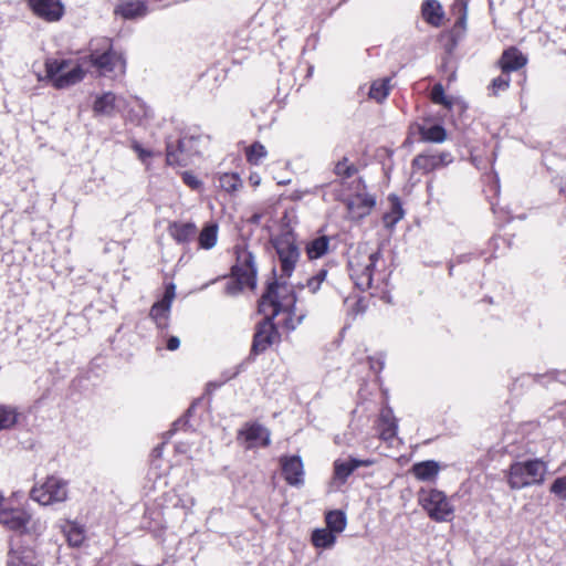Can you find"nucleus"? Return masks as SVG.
<instances>
[{"instance_id": "obj_48", "label": "nucleus", "mask_w": 566, "mask_h": 566, "mask_svg": "<svg viewBox=\"0 0 566 566\" xmlns=\"http://www.w3.org/2000/svg\"><path fill=\"white\" fill-rule=\"evenodd\" d=\"M250 180H251V182L253 184V186H259V185H260V180H261V178H260V176H259V175H252V176L250 177Z\"/></svg>"}, {"instance_id": "obj_2", "label": "nucleus", "mask_w": 566, "mask_h": 566, "mask_svg": "<svg viewBox=\"0 0 566 566\" xmlns=\"http://www.w3.org/2000/svg\"><path fill=\"white\" fill-rule=\"evenodd\" d=\"M90 62L102 75H123L126 61L112 49L108 38H96L90 42Z\"/></svg>"}, {"instance_id": "obj_36", "label": "nucleus", "mask_w": 566, "mask_h": 566, "mask_svg": "<svg viewBox=\"0 0 566 566\" xmlns=\"http://www.w3.org/2000/svg\"><path fill=\"white\" fill-rule=\"evenodd\" d=\"M182 140L178 142V151L172 148V145H167V163L168 165L184 166L186 158L182 156Z\"/></svg>"}, {"instance_id": "obj_22", "label": "nucleus", "mask_w": 566, "mask_h": 566, "mask_svg": "<svg viewBox=\"0 0 566 566\" xmlns=\"http://www.w3.org/2000/svg\"><path fill=\"white\" fill-rule=\"evenodd\" d=\"M147 8L145 2L140 0H127L119 3L115 13L120 14L125 19H135L145 15Z\"/></svg>"}, {"instance_id": "obj_39", "label": "nucleus", "mask_w": 566, "mask_h": 566, "mask_svg": "<svg viewBox=\"0 0 566 566\" xmlns=\"http://www.w3.org/2000/svg\"><path fill=\"white\" fill-rule=\"evenodd\" d=\"M511 78L507 74L501 75L494 78L491 83V90L493 95H496L500 91H505L510 86Z\"/></svg>"}, {"instance_id": "obj_50", "label": "nucleus", "mask_w": 566, "mask_h": 566, "mask_svg": "<svg viewBox=\"0 0 566 566\" xmlns=\"http://www.w3.org/2000/svg\"><path fill=\"white\" fill-rule=\"evenodd\" d=\"M259 220H260V216H259V214H254V216H252V218H251V221H252V222H254V223H258V222H259Z\"/></svg>"}, {"instance_id": "obj_20", "label": "nucleus", "mask_w": 566, "mask_h": 566, "mask_svg": "<svg viewBox=\"0 0 566 566\" xmlns=\"http://www.w3.org/2000/svg\"><path fill=\"white\" fill-rule=\"evenodd\" d=\"M122 102V98H118L113 93L108 92L96 98L93 111L95 114L109 116L115 111H120Z\"/></svg>"}, {"instance_id": "obj_34", "label": "nucleus", "mask_w": 566, "mask_h": 566, "mask_svg": "<svg viewBox=\"0 0 566 566\" xmlns=\"http://www.w3.org/2000/svg\"><path fill=\"white\" fill-rule=\"evenodd\" d=\"M268 151L260 143H254L245 150L247 160L252 165H260L266 157Z\"/></svg>"}, {"instance_id": "obj_13", "label": "nucleus", "mask_w": 566, "mask_h": 566, "mask_svg": "<svg viewBox=\"0 0 566 566\" xmlns=\"http://www.w3.org/2000/svg\"><path fill=\"white\" fill-rule=\"evenodd\" d=\"M453 158L450 153L443 151L439 154H420L412 160L413 169L428 174L440 167H444L452 163Z\"/></svg>"}, {"instance_id": "obj_15", "label": "nucleus", "mask_w": 566, "mask_h": 566, "mask_svg": "<svg viewBox=\"0 0 566 566\" xmlns=\"http://www.w3.org/2000/svg\"><path fill=\"white\" fill-rule=\"evenodd\" d=\"M240 436L244 438L249 449L270 444V431L259 423L247 424Z\"/></svg>"}, {"instance_id": "obj_27", "label": "nucleus", "mask_w": 566, "mask_h": 566, "mask_svg": "<svg viewBox=\"0 0 566 566\" xmlns=\"http://www.w3.org/2000/svg\"><path fill=\"white\" fill-rule=\"evenodd\" d=\"M326 528L331 530L336 536L340 534L347 524L346 516L340 511H331L326 514Z\"/></svg>"}, {"instance_id": "obj_38", "label": "nucleus", "mask_w": 566, "mask_h": 566, "mask_svg": "<svg viewBox=\"0 0 566 566\" xmlns=\"http://www.w3.org/2000/svg\"><path fill=\"white\" fill-rule=\"evenodd\" d=\"M335 174L337 176H342V177H345V178H349L352 177L354 174H356L357 169L354 165L352 164H348V159L347 158H343L342 160H339L336 165H335V169H334Z\"/></svg>"}, {"instance_id": "obj_49", "label": "nucleus", "mask_w": 566, "mask_h": 566, "mask_svg": "<svg viewBox=\"0 0 566 566\" xmlns=\"http://www.w3.org/2000/svg\"><path fill=\"white\" fill-rule=\"evenodd\" d=\"M240 371H241V366H237V367L234 368V371H233L231 375H229V376L226 378V380H229V379H231V378L235 377L237 375H239V373H240Z\"/></svg>"}, {"instance_id": "obj_42", "label": "nucleus", "mask_w": 566, "mask_h": 566, "mask_svg": "<svg viewBox=\"0 0 566 566\" xmlns=\"http://www.w3.org/2000/svg\"><path fill=\"white\" fill-rule=\"evenodd\" d=\"M133 149L135 150V153L137 154L138 158L142 160V161H146V159L148 157L151 156L150 151L144 149L138 143H134L133 144Z\"/></svg>"}, {"instance_id": "obj_5", "label": "nucleus", "mask_w": 566, "mask_h": 566, "mask_svg": "<svg viewBox=\"0 0 566 566\" xmlns=\"http://www.w3.org/2000/svg\"><path fill=\"white\" fill-rule=\"evenodd\" d=\"M46 74L43 77L38 75L39 81L49 80L55 88H66L83 80L84 71L80 65L71 67L67 60L49 59L45 61Z\"/></svg>"}, {"instance_id": "obj_16", "label": "nucleus", "mask_w": 566, "mask_h": 566, "mask_svg": "<svg viewBox=\"0 0 566 566\" xmlns=\"http://www.w3.org/2000/svg\"><path fill=\"white\" fill-rule=\"evenodd\" d=\"M282 472L285 481L291 485L303 483V463L300 457L292 455L281 459Z\"/></svg>"}, {"instance_id": "obj_31", "label": "nucleus", "mask_w": 566, "mask_h": 566, "mask_svg": "<svg viewBox=\"0 0 566 566\" xmlns=\"http://www.w3.org/2000/svg\"><path fill=\"white\" fill-rule=\"evenodd\" d=\"M196 231L197 229L193 223H179L174 224L171 234L178 242H187L195 237Z\"/></svg>"}, {"instance_id": "obj_32", "label": "nucleus", "mask_w": 566, "mask_h": 566, "mask_svg": "<svg viewBox=\"0 0 566 566\" xmlns=\"http://www.w3.org/2000/svg\"><path fill=\"white\" fill-rule=\"evenodd\" d=\"M328 249V239L326 237H319L312 240L307 247L306 251L310 259H318L326 253Z\"/></svg>"}, {"instance_id": "obj_29", "label": "nucleus", "mask_w": 566, "mask_h": 566, "mask_svg": "<svg viewBox=\"0 0 566 566\" xmlns=\"http://www.w3.org/2000/svg\"><path fill=\"white\" fill-rule=\"evenodd\" d=\"M218 226L207 224L199 234V244L202 249L209 250L217 243Z\"/></svg>"}, {"instance_id": "obj_14", "label": "nucleus", "mask_w": 566, "mask_h": 566, "mask_svg": "<svg viewBox=\"0 0 566 566\" xmlns=\"http://www.w3.org/2000/svg\"><path fill=\"white\" fill-rule=\"evenodd\" d=\"M373 464L370 460H357L349 458L347 460H336L334 462V483L343 485L347 478L359 467H369Z\"/></svg>"}, {"instance_id": "obj_33", "label": "nucleus", "mask_w": 566, "mask_h": 566, "mask_svg": "<svg viewBox=\"0 0 566 566\" xmlns=\"http://www.w3.org/2000/svg\"><path fill=\"white\" fill-rule=\"evenodd\" d=\"M219 185L220 187L231 193L239 190V188L242 186V181L237 174H222L219 177Z\"/></svg>"}, {"instance_id": "obj_3", "label": "nucleus", "mask_w": 566, "mask_h": 566, "mask_svg": "<svg viewBox=\"0 0 566 566\" xmlns=\"http://www.w3.org/2000/svg\"><path fill=\"white\" fill-rule=\"evenodd\" d=\"M381 258L379 250H373L367 244L359 245L350 256L348 266L355 285L366 291L371 287L374 271Z\"/></svg>"}, {"instance_id": "obj_9", "label": "nucleus", "mask_w": 566, "mask_h": 566, "mask_svg": "<svg viewBox=\"0 0 566 566\" xmlns=\"http://www.w3.org/2000/svg\"><path fill=\"white\" fill-rule=\"evenodd\" d=\"M67 484L57 476H49L39 486H34L30 496L41 505H52L67 499Z\"/></svg>"}, {"instance_id": "obj_35", "label": "nucleus", "mask_w": 566, "mask_h": 566, "mask_svg": "<svg viewBox=\"0 0 566 566\" xmlns=\"http://www.w3.org/2000/svg\"><path fill=\"white\" fill-rule=\"evenodd\" d=\"M431 99L434 104L443 105L446 108H449V109L453 105L452 98L444 94V90L441 84H436L432 87Z\"/></svg>"}, {"instance_id": "obj_19", "label": "nucleus", "mask_w": 566, "mask_h": 566, "mask_svg": "<svg viewBox=\"0 0 566 566\" xmlns=\"http://www.w3.org/2000/svg\"><path fill=\"white\" fill-rule=\"evenodd\" d=\"M8 566H39V559L31 547H21L9 553Z\"/></svg>"}, {"instance_id": "obj_37", "label": "nucleus", "mask_w": 566, "mask_h": 566, "mask_svg": "<svg viewBox=\"0 0 566 566\" xmlns=\"http://www.w3.org/2000/svg\"><path fill=\"white\" fill-rule=\"evenodd\" d=\"M65 535L72 546H80L84 539L82 530L74 524H69Z\"/></svg>"}, {"instance_id": "obj_1", "label": "nucleus", "mask_w": 566, "mask_h": 566, "mask_svg": "<svg viewBox=\"0 0 566 566\" xmlns=\"http://www.w3.org/2000/svg\"><path fill=\"white\" fill-rule=\"evenodd\" d=\"M295 310V297L292 290L285 283L274 282L268 286L260 303L259 311L265 315V318L259 324L254 334L251 353L259 355L269 346L277 342L279 333L272 323V318L281 313H285L284 326L287 329H294L301 322L303 316H298L296 321L292 315Z\"/></svg>"}, {"instance_id": "obj_18", "label": "nucleus", "mask_w": 566, "mask_h": 566, "mask_svg": "<svg viewBox=\"0 0 566 566\" xmlns=\"http://www.w3.org/2000/svg\"><path fill=\"white\" fill-rule=\"evenodd\" d=\"M527 63L526 56L515 48L503 52L500 64L503 73H510L522 69Z\"/></svg>"}, {"instance_id": "obj_21", "label": "nucleus", "mask_w": 566, "mask_h": 566, "mask_svg": "<svg viewBox=\"0 0 566 566\" xmlns=\"http://www.w3.org/2000/svg\"><path fill=\"white\" fill-rule=\"evenodd\" d=\"M411 473L420 481H433L439 474L440 465L433 460L415 463Z\"/></svg>"}, {"instance_id": "obj_40", "label": "nucleus", "mask_w": 566, "mask_h": 566, "mask_svg": "<svg viewBox=\"0 0 566 566\" xmlns=\"http://www.w3.org/2000/svg\"><path fill=\"white\" fill-rule=\"evenodd\" d=\"M551 492L558 497L566 500V475L558 478L553 482Z\"/></svg>"}, {"instance_id": "obj_4", "label": "nucleus", "mask_w": 566, "mask_h": 566, "mask_svg": "<svg viewBox=\"0 0 566 566\" xmlns=\"http://www.w3.org/2000/svg\"><path fill=\"white\" fill-rule=\"evenodd\" d=\"M547 465L539 459L513 462L507 472L506 481L512 490H521L531 485L542 484Z\"/></svg>"}, {"instance_id": "obj_25", "label": "nucleus", "mask_w": 566, "mask_h": 566, "mask_svg": "<svg viewBox=\"0 0 566 566\" xmlns=\"http://www.w3.org/2000/svg\"><path fill=\"white\" fill-rule=\"evenodd\" d=\"M336 535L328 528H317L312 533V543L316 548H332L335 545Z\"/></svg>"}, {"instance_id": "obj_12", "label": "nucleus", "mask_w": 566, "mask_h": 566, "mask_svg": "<svg viewBox=\"0 0 566 566\" xmlns=\"http://www.w3.org/2000/svg\"><path fill=\"white\" fill-rule=\"evenodd\" d=\"M175 297L176 286L168 284L163 298L151 306L149 315L159 328H166L168 326L170 308Z\"/></svg>"}, {"instance_id": "obj_51", "label": "nucleus", "mask_w": 566, "mask_h": 566, "mask_svg": "<svg viewBox=\"0 0 566 566\" xmlns=\"http://www.w3.org/2000/svg\"><path fill=\"white\" fill-rule=\"evenodd\" d=\"M3 501H4V497L3 495L0 493V512L2 511V509H4L6 506H3Z\"/></svg>"}, {"instance_id": "obj_45", "label": "nucleus", "mask_w": 566, "mask_h": 566, "mask_svg": "<svg viewBox=\"0 0 566 566\" xmlns=\"http://www.w3.org/2000/svg\"><path fill=\"white\" fill-rule=\"evenodd\" d=\"M326 275H327L326 270L318 271V273L311 279V284H313L315 282L322 283L325 280Z\"/></svg>"}, {"instance_id": "obj_7", "label": "nucleus", "mask_w": 566, "mask_h": 566, "mask_svg": "<svg viewBox=\"0 0 566 566\" xmlns=\"http://www.w3.org/2000/svg\"><path fill=\"white\" fill-rule=\"evenodd\" d=\"M0 524L21 534H39L42 524L23 507H4L0 512Z\"/></svg>"}, {"instance_id": "obj_24", "label": "nucleus", "mask_w": 566, "mask_h": 566, "mask_svg": "<svg viewBox=\"0 0 566 566\" xmlns=\"http://www.w3.org/2000/svg\"><path fill=\"white\" fill-rule=\"evenodd\" d=\"M388 200L390 202V210L384 216V224L386 228H392L403 218L405 212L397 196L391 195Z\"/></svg>"}, {"instance_id": "obj_28", "label": "nucleus", "mask_w": 566, "mask_h": 566, "mask_svg": "<svg viewBox=\"0 0 566 566\" xmlns=\"http://www.w3.org/2000/svg\"><path fill=\"white\" fill-rule=\"evenodd\" d=\"M390 88L389 77L376 80L370 86L369 97L377 102H382L388 96Z\"/></svg>"}, {"instance_id": "obj_11", "label": "nucleus", "mask_w": 566, "mask_h": 566, "mask_svg": "<svg viewBox=\"0 0 566 566\" xmlns=\"http://www.w3.org/2000/svg\"><path fill=\"white\" fill-rule=\"evenodd\" d=\"M33 13L46 22H57L64 15V4L61 0H28Z\"/></svg>"}, {"instance_id": "obj_23", "label": "nucleus", "mask_w": 566, "mask_h": 566, "mask_svg": "<svg viewBox=\"0 0 566 566\" xmlns=\"http://www.w3.org/2000/svg\"><path fill=\"white\" fill-rule=\"evenodd\" d=\"M422 18L433 27H440L443 18V9L437 0H426L421 7Z\"/></svg>"}, {"instance_id": "obj_41", "label": "nucleus", "mask_w": 566, "mask_h": 566, "mask_svg": "<svg viewBox=\"0 0 566 566\" xmlns=\"http://www.w3.org/2000/svg\"><path fill=\"white\" fill-rule=\"evenodd\" d=\"M182 179L186 185H188L192 189H197L200 187L201 182L198 180V178L189 172H185L182 176Z\"/></svg>"}, {"instance_id": "obj_30", "label": "nucleus", "mask_w": 566, "mask_h": 566, "mask_svg": "<svg viewBox=\"0 0 566 566\" xmlns=\"http://www.w3.org/2000/svg\"><path fill=\"white\" fill-rule=\"evenodd\" d=\"M18 420V411L14 407L0 405V431L12 428Z\"/></svg>"}, {"instance_id": "obj_10", "label": "nucleus", "mask_w": 566, "mask_h": 566, "mask_svg": "<svg viewBox=\"0 0 566 566\" xmlns=\"http://www.w3.org/2000/svg\"><path fill=\"white\" fill-rule=\"evenodd\" d=\"M281 270L284 276H290L300 258V251L291 234H283L274 241Z\"/></svg>"}, {"instance_id": "obj_6", "label": "nucleus", "mask_w": 566, "mask_h": 566, "mask_svg": "<svg viewBox=\"0 0 566 566\" xmlns=\"http://www.w3.org/2000/svg\"><path fill=\"white\" fill-rule=\"evenodd\" d=\"M256 269L253 255L243 250L238 252L237 263L232 268V277L226 284V293L235 295L244 287L255 286Z\"/></svg>"}, {"instance_id": "obj_8", "label": "nucleus", "mask_w": 566, "mask_h": 566, "mask_svg": "<svg viewBox=\"0 0 566 566\" xmlns=\"http://www.w3.org/2000/svg\"><path fill=\"white\" fill-rule=\"evenodd\" d=\"M419 502L429 517L436 522H448L453 516V506L447 495L439 490H421Z\"/></svg>"}, {"instance_id": "obj_17", "label": "nucleus", "mask_w": 566, "mask_h": 566, "mask_svg": "<svg viewBox=\"0 0 566 566\" xmlns=\"http://www.w3.org/2000/svg\"><path fill=\"white\" fill-rule=\"evenodd\" d=\"M346 206L349 218L358 220L369 214L375 206V199L370 195L359 193L348 199Z\"/></svg>"}, {"instance_id": "obj_26", "label": "nucleus", "mask_w": 566, "mask_h": 566, "mask_svg": "<svg viewBox=\"0 0 566 566\" xmlns=\"http://www.w3.org/2000/svg\"><path fill=\"white\" fill-rule=\"evenodd\" d=\"M419 132L421 138L426 142L442 143L447 138V132L440 125L421 126Z\"/></svg>"}, {"instance_id": "obj_43", "label": "nucleus", "mask_w": 566, "mask_h": 566, "mask_svg": "<svg viewBox=\"0 0 566 566\" xmlns=\"http://www.w3.org/2000/svg\"><path fill=\"white\" fill-rule=\"evenodd\" d=\"M396 434V424L394 422L389 423V427L382 430L381 436L384 439H390Z\"/></svg>"}, {"instance_id": "obj_44", "label": "nucleus", "mask_w": 566, "mask_h": 566, "mask_svg": "<svg viewBox=\"0 0 566 566\" xmlns=\"http://www.w3.org/2000/svg\"><path fill=\"white\" fill-rule=\"evenodd\" d=\"M180 346V340L176 336H171L167 342V348L169 350H176Z\"/></svg>"}, {"instance_id": "obj_46", "label": "nucleus", "mask_w": 566, "mask_h": 566, "mask_svg": "<svg viewBox=\"0 0 566 566\" xmlns=\"http://www.w3.org/2000/svg\"><path fill=\"white\" fill-rule=\"evenodd\" d=\"M463 14L459 18V20L457 21V25L461 27V28H464L465 27V20H467V12H465V4L463 3Z\"/></svg>"}, {"instance_id": "obj_47", "label": "nucleus", "mask_w": 566, "mask_h": 566, "mask_svg": "<svg viewBox=\"0 0 566 566\" xmlns=\"http://www.w3.org/2000/svg\"><path fill=\"white\" fill-rule=\"evenodd\" d=\"M307 285L312 292H316L319 289L321 283L315 282V283L311 284V279H310L307 282Z\"/></svg>"}]
</instances>
